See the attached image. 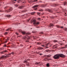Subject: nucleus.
<instances>
[{
  "label": "nucleus",
  "mask_w": 67,
  "mask_h": 67,
  "mask_svg": "<svg viewBox=\"0 0 67 67\" xmlns=\"http://www.w3.org/2000/svg\"><path fill=\"white\" fill-rule=\"evenodd\" d=\"M65 55H63V54H57L55 55L54 57V58L55 59H58L60 57H65Z\"/></svg>",
  "instance_id": "nucleus-1"
},
{
  "label": "nucleus",
  "mask_w": 67,
  "mask_h": 67,
  "mask_svg": "<svg viewBox=\"0 0 67 67\" xmlns=\"http://www.w3.org/2000/svg\"><path fill=\"white\" fill-rule=\"evenodd\" d=\"M33 23V25L34 26H36L37 25H38L40 24V22H38L36 21V20H32L31 21V23Z\"/></svg>",
  "instance_id": "nucleus-2"
},
{
  "label": "nucleus",
  "mask_w": 67,
  "mask_h": 67,
  "mask_svg": "<svg viewBox=\"0 0 67 67\" xmlns=\"http://www.w3.org/2000/svg\"><path fill=\"white\" fill-rule=\"evenodd\" d=\"M9 56V55H7L6 56L5 55H2L1 57H0V59H3L4 58H6L7 57H8Z\"/></svg>",
  "instance_id": "nucleus-3"
},
{
  "label": "nucleus",
  "mask_w": 67,
  "mask_h": 67,
  "mask_svg": "<svg viewBox=\"0 0 67 67\" xmlns=\"http://www.w3.org/2000/svg\"><path fill=\"white\" fill-rule=\"evenodd\" d=\"M39 5H36L33 7V8H34V10H37V7H38Z\"/></svg>",
  "instance_id": "nucleus-4"
},
{
  "label": "nucleus",
  "mask_w": 67,
  "mask_h": 67,
  "mask_svg": "<svg viewBox=\"0 0 67 67\" xmlns=\"http://www.w3.org/2000/svg\"><path fill=\"white\" fill-rule=\"evenodd\" d=\"M15 7H18V8H19V9H22V8H23V7H24V6H20V5H15Z\"/></svg>",
  "instance_id": "nucleus-5"
},
{
  "label": "nucleus",
  "mask_w": 67,
  "mask_h": 67,
  "mask_svg": "<svg viewBox=\"0 0 67 67\" xmlns=\"http://www.w3.org/2000/svg\"><path fill=\"white\" fill-rule=\"evenodd\" d=\"M27 38V40H29L30 38L29 36H28L27 35H26V36H25V37H23V39H24V40H26V38Z\"/></svg>",
  "instance_id": "nucleus-6"
},
{
  "label": "nucleus",
  "mask_w": 67,
  "mask_h": 67,
  "mask_svg": "<svg viewBox=\"0 0 67 67\" xmlns=\"http://www.w3.org/2000/svg\"><path fill=\"white\" fill-rule=\"evenodd\" d=\"M20 1H23L22 2L23 3H24V4L26 3V2H25V0H18L17 1V2H18V3H19V2H20Z\"/></svg>",
  "instance_id": "nucleus-7"
},
{
  "label": "nucleus",
  "mask_w": 67,
  "mask_h": 67,
  "mask_svg": "<svg viewBox=\"0 0 67 67\" xmlns=\"http://www.w3.org/2000/svg\"><path fill=\"white\" fill-rule=\"evenodd\" d=\"M37 1V0H35L34 1H32V0H28V2L29 3H32V2H36Z\"/></svg>",
  "instance_id": "nucleus-8"
},
{
  "label": "nucleus",
  "mask_w": 67,
  "mask_h": 67,
  "mask_svg": "<svg viewBox=\"0 0 67 67\" xmlns=\"http://www.w3.org/2000/svg\"><path fill=\"white\" fill-rule=\"evenodd\" d=\"M13 10V9H12V8H10V9H9L8 10H6L5 11H6V12H10V11H12V10Z\"/></svg>",
  "instance_id": "nucleus-9"
},
{
  "label": "nucleus",
  "mask_w": 67,
  "mask_h": 67,
  "mask_svg": "<svg viewBox=\"0 0 67 67\" xmlns=\"http://www.w3.org/2000/svg\"><path fill=\"white\" fill-rule=\"evenodd\" d=\"M35 64L37 65H43V63L40 62H37L35 63Z\"/></svg>",
  "instance_id": "nucleus-10"
},
{
  "label": "nucleus",
  "mask_w": 67,
  "mask_h": 67,
  "mask_svg": "<svg viewBox=\"0 0 67 67\" xmlns=\"http://www.w3.org/2000/svg\"><path fill=\"white\" fill-rule=\"evenodd\" d=\"M46 11H49V12H51V13H52L53 12V11H52V10L51 9H47L46 10Z\"/></svg>",
  "instance_id": "nucleus-11"
},
{
  "label": "nucleus",
  "mask_w": 67,
  "mask_h": 67,
  "mask_svg": "<svg viewBox=\"0 0 67 67\" xmlns=\"http://www.w3.org/2000/svg\"><path fill=\"white\" fill-rule=\"evenodd\" d=\"M24 63H26V65L27 66H29V63L27 62V61H24Z\"/></svg>",
  "instance_id": "nucleus-12"
},
{
  "label": "nucleus",
  "mask_w": 67,
  "mask_h": 67,
  "mask_svg": "<svg viewBox=\"0 0 67 67\" xmlns=\"http://www.w3.org/2000/svg\"><path fill=\"white\" fill-rule=\"evenodd\" d=\"M53 47H53V48H56L57 47V44H56V45H54Z\"/></svg>",
  "instance_id": "nucleus-13"
},
{
  "label": "nucleus",
  "mask_w": 67,
  "mask_h": 67,
  "mask_svg": "<svg viewBox=\"0 0 67 67\" xmlns=\"http://www.w3.org/2000/svg\"><path fill=\"white\" fill-rule=\"evenodd\" d=\"M51 60V59H48L47 58H46L44 59V60L46 61V60Z\"/></svg>",
  "instance_id": "nucleus-14"
},
{
  "label": "nucleus",
  "mask_w": 67,
  "mask_h": 67,
  "mask_svg": "<svg viewBox=\"0 0 67 67\" xmlns=\"http://www.w3.org/2000/svg\"><path fill=\"white\" fill-rule=\"evenodd\" d=\"M46 66L47 67H50V64L49 63H47L46 64Z\"/></svg>",
  "instance_id": "nucleus-15"
},
{
  "label": "nucleus",
  "mask_w": 67,
  "mask_h": 67,
  "mask_svg": "<svg viewBox=\"0 0 67 67\" xmlns=\"http://www.w3.org/2000/svg\"><path fill=\"white\" fill-rule=\"evenodd\" d=\"M54 26V25H53V24H51L49 25V27H52V26Z\"/></svg>",
  "instance_id": "nucleus-16"
},
{
  "label": "nucleus",
  "mask_w": 67,
  "mask_h": 67,
  "mask_svg": "<svg viewBox=\"0 0 67 67\" xmlns=\"http://www.w3.org/2000/svg\"><path fill=\"white\" fill-rule=\"evenodd\" d=\"M37 49H43V48L41 47H38L37 48Z\"/></svg>",
  "instance_id": "nucleus-17"
},
{
  "label": "nucleus",
  "mask_w": 67,
  "mask_h": 67,
  "mask_svg": "<svg viewBox=\"0 0 67 67\" xmlns=\"http://www.w3.org/2000/svg\"><path fill=\"white\" fill-rule=\"evenodd\" d=\"M10 29H11V28H9L8 29L6 30V31H9Z\"/></svg>",
  "instance_id": "nucleus-18"
},
{
  "label": "nucleus",
  "mask_w": 67,
  "mask_h": 67,
  "mask_svg": "<svg viewBox=\"0 0 67 67\" xmlns=\"http://www.w3.org/2000/svg\"><path fill=\"white\" fill-rule=\"evenodd\" d=\"M64 5H67V2H65L64 3Z\"/></svg>",
  "instance_id": "nucleus-19"
},
{
  "label": "nucleus",
  "mask_w": 67,
  "mask_h": 67,
  "mask_svg": "<svg viewBox=\"0 0 67 67\" xmlns=\"http://www.w3.org/2000/svg\"><path fill=\"white\" fill-rule=\"evenodd\" d=\"M45 6V5H41V7H44Z\"/></svg>",
  "instance_id": "nucleus-20"
},
{
  "label": "nucleus",
  "mask_w": 67,
  "mask_h": 67,
  "mask_svg": "<svg viewBox=\"0 0 67 67\" xmlns=\"http://www.w3.org/2000/svg\"><path fill=\"white\" fill-rule=\"evenodd\" d=\"M58 5H59V4H54V6L55 7V6H58Z\"/></svg>",
  "instance_id": "nucleus-21"
},
{
  "label": "nucleus",
  "mask_w": 67,
  "mask_h": 67,
  "mask_svg": "<svg viewBox=\"0 0 67 67\" xmlns=\"http://www.w3.org/2000/svg\"><path fill=\"white\" fill-rule=\"evenodd\" d=\"M7 50H4L3 51V53H6V52H7Z\"/></svg>",
  "instance_id": "nucleus-22"
},
{
  "label": "nucleus",
  "mask_w": 67,
  "mask_h": 67,
  "mask_svg": "<svg viewBox=\"0 0 67 67\" xmlns=\"http://www.w3.org/2000/svg\"><path fill=\"white\" fill-rule=\"evenodd\" d=\"M21 33L23 34H25V32L23 31H22L21 32Z\"/></svg>",
  "instance_id": "nucleus-23"
},
{
  "label": "nucleus",
  "mask_w": 67,
  "mask_h": 67,
  "mask_svg": "<svg viewBox=\"0 0 67 67\" xmlns=\"http://www.w3.org/2000/svg\"><path fill=\"white\" fill-rule=\"evenodd\" d=\"M7 16L8 18H9L10 16H11V15H7Z\"/></svg>",
  "instance_id": "nucleus-24"
},
{
  "label": "nucleus",
  "mask_w": 67,
  "mask_h": 67,
  "mask_svg": "<svg viewBox=\"0 0 67 67\" xmlns=\"http://www.w3.org/2000/svg\"><path fill=\"white\" fill-rule=\"evenodd\" d=\"M40 34H44V33L43 32H40Z\"/></svg>",
  "instance_id": "nucleus-25"
},
{
  "label": "nucleus",
  "mask_w": 67,
  "mask_h": 67,
  "mask_svg": "<svg viewBox=\"0 0 67 67\" xmlns=\"http://www.w3.org/2000/svg\"><path fill=\"white\" fill-rule=\"evenodd\" d=\"M35 13V12L31 13V14H32V15H33L34 14V13Z\"/></svg>",
  "instance_id": "nucleus-26"
},
{
  "label": "nucleus",
  "mask_w": 67,
  "mask_h": 67,
  "mask_svg": "<svg viewBox=\"0 0 67 67\" xmlns=\"http://www.w3.org/2000/svg\"><path fill=\"white\" fill-rule=\"evenodd\" d=\"M4 47H7V45L6 44H5L3 46Z\"/></svg>",
  "instance_id": "nucleus-27"
},
{
  "label": "nucleus",
  "mask_w": 67,
  "mask_h": 67,
  "mask_svg": "<svg viewBox=\"0 0 67 67\" xmlns=\"http://www.w3.org/2000/svg\"><path fill=\"white\" fill-rule=\"evenodd\" d=\"M1 66H2V64L1 63H0V67H1Z\"/></svg>",
  "instance_id": "nucleus-28"
},
{
  "label": "nucleus",
  "mask_w": 67,
  "mask_h": 67,
  "mask_svg": "<svg viewBox=\"0 0 67 67\" xmlns=\"http://www.w3.org/2000/svg\"><path fill=\"white\" fill-rule=\"evenodd\" d=\"M65 47L66 48V47H62L61 48V49H63V48H65Z\"/></svg>",
  "instance_id": "nucleus-29"
},
{
  "label": "nucleus",
  "mask_w": 67,
  "mask_h": 67,
  "mask_svg": "<svg viewBox=\"0 0 67 67\" xmlns=\"http://www.w3.org/2000/svg\"><path fill=\"white\" fill-rule=\"evenodd\" d=\"M43 11V9H40L39 10V11Z\"/></svg>",
  "instance_id": "nucleus-30"
},
{
  "label": "nucleus",
  "mask_w": 67,
  "mask_h": 67,
  "mask_svg": "<svg viewBox=\"0 0 67 67\" xmlns=\"http://www.w3.org/2000/svg\"><path fill=\"white\" fill-rule=\"evenodd\" d=\"M64 30H65V31H67V28H64Z\"/></svg>",
  "instance_id": "nucleus-31"
},
{
  "label": "nucleus",
  "mask_w": 67,
  "mask_h": 67,
  "mask_svg": "<svg viewBox=\"0 0 67 67\" xmlns=\"http://www.w3.org/2000/svg\"><path fill=\"white\" fill-rule=\"evenodd\" d=\"M53 42H57V41L56 40H54L53 41Z\"/></svg>",
  "instance_id": "nucleus-32"
},
{
  "label": "nucleus",
  "mask_w": 67,
  "mask_h": 67,
  "mask_svg": "<svg viewBox=\"0 0 67 67\" xmlns=\"http://www.w3.org/2000/svg\"><path fill=\"white\" fill-rule=\"evenodd\" d=\"M8 34V32H5V33L4 34V35H6V34Z\"/></svg>",
  "instance_id": "nucleus-33"
},
{
  "label": "nucleus",
  "mask_w": 67,
  "mask_h": 67,
  "mask_svg": "<svg viewBox=\"0 0 67 67\" xmlns=\"http://www.w3.org/2000/svg\"><path fill=\"white\" fill-rule=\"evenodd\" d=\"M23 12H25V11H23L21 12V13H23Z\"/></svg>",
  "instance_id": "nucleus-34"
},
{
  "label": "nucleus",
  "mask_w": 67,
  "mask_h": 67,
  "mask_svg": "<svg viewBox=\"0 0 67 67\" xmlns=\"http://www.w3.org/2000/svg\"><path fill=\"white\" fill-rule=\"evenodd\" d=\"M27 34H28V35H29V34H31L30 33H27Z\"/></svg>",
  "instance_id": "nucleus-35"
},
{
  "label": "nucleus",
  "mask_w": 67,
  "mask_h": 67,
  "mask_svg": "<svg viewBox=\"0 0 67 67\" xmlns=\"http://www.w3.org/2000/svg\"><path fill=\"white\" fill-rule=\"evenodd\" d=\"M12 54H13V55H14V52H12Z\"/></svg>",
  "instance_id": "nucleus-36"
},
{
  "label": "nucleus",
  "mask_w": 67,
  "mask_h": 67,
  "mask_svg": "<svg viewBox=\"0 0 67 67\" xmlns=\"http://www.w3.org/2000/svg\"><path fill=\"white\" fill-rule=\"evenodd\" d=\"M7 8H8V7L7 6L6 7H5L4 9H6Z\"/></svg>",
  "instance_id": "nucleus-37"
},
{
  "label": "nucleus",
  "mask_w": 67,
  "mask_h": 67,
  "mask_svg": "<svg viewBox=\"0 0 67 67\" xmlns=\"http://www.w3.org/2000/svg\"><path fill=\"white\" fill-rule=\"evenodd\" d=\"M57 26L58 28H59V26Z\"/></svg>",
  "instance_id": "nucleus-38"
},
{
  "label": "nucleus",
  "mask_w": 67,
  "mask_h": 67,
  "mask_svg": "<svg viewBox=\"0 0 67 67\" xmlns=\"http://www.w3.org/2000/svg\"><path fill=\"white\" fill-rule=\"evenodd\" d=\"M37 44H41V43H40V42H38V43Z\"/></svg>",
  "instance_id": "nucleus-39"
},
{
  "label": "nucleus",
  "mask_w": 67,
  "mask_h": 67,
  "mask_svg": "<svg viewBox=\"0 0 67 67\" xmlns=\"http://www.w3.org/2000/svg\"><path fill=\"white\" fill-rule=\"evenodd\" d=\"M40 13H38L37 14H38V15H39Z\"/></svg>",
  "instance_id": "nucleus-40"
},
{
  "label": "nucleus",
  "mask_w": 67,
  "mask_h": 67,
  "mask_svg": "<svg viewBox=\"0 0 67 67\" xmlns=\"http://www.w3.org/2000/svg\"><path fill=\"white\" fill-rule=\"evenodd\" d=\"M63 11H64V12H65V11H66V10H65L64 9L63 10Z\"/></svg>",
  "instance_id": "nucleus-41"
},
{
  "label": "nucleus",
  "mask_w": 67,
  "mask_h": 67,
  "mask_svg": "<svg viewBox=\"0 0 67 67\" xmlns=\"http://www.w3.org/2000/svg\"><path fill=\"white\" fill-rule=\"evenodd\" d=\"M26 42H27V43H28V42H29V41H28V40L26 41Z\"/></svg>",
  "instance_id": "nucleus-42"
},
{
  "label": "nucleus",
  "mask_w": 67,
  "mask_h": 67,
  "mask_svg": "<svg viewBox=\"0 0 67 67\" xmlns=\"http://www.w3.org/2000/svg\"><path fill=\"white\" fill-rule=\"evenodd\" d=\"M40 2V3H42V1H39L38 2Z\"/></svg>",
  "instance_id": "nucleus-43"
},
{
  "label": "nucleus",
  "mask_w": 67,
  "mask_h": 67,
  "mask_svg": "<svg viewBox=\"0 0 67 67\" xmlns=\"http://www.w3.org/2000/svg\"><path fill=\"white\" fill-rule=\"evenodd\" d=\"M65 16H66L67 15H66V13H65Z\"/></svg>",
  "instance_id": "nucleus-44"
},
{
  "label": "nucleus",
  "mask_w": 67,
  "mask_h": 67,
  "mask_svg": "<svg viewBox=\"0 0 67 67\" xmlns=\"http://www.w3.org/2000/svg\"><path fill=\"white\" fill-rule=\"evenodd\" d=\"M47 56L48 57H50V56L49 55H47Z\"/></svg>",
  "instance_id": "nucleus-45"
},
{
  "label": "nucleus",
  "mask_w": 67,
  "mask_h": 67,
  "mask_svg": "<svg viewBox=\"0 0 67 67\" xmlns=\"http://www.w3.org/2000/svg\"><path fill=\"white\" fill-rule=\"evenodd\" d=\"M38 20H41V18H39L38 19Z\"/></svg>",
  "instance_id": "nucleus-46"
},
{
  "label": "nucleus",
  "mask_w": 67,
  "mask_h": 67,
  "mask_svg": "<svg viewBox=\"0 0 67 67\" xmlns=\"http://www.w3.org/2000/svg\"><path fill=\"white\" fill-rule=\"evenodd\" d=\"M40 52H38L37 53V54H40Z\"/></svg>",
  "instance_id": "nucleus-47"
},
{
  "label": "nucleus",
  "mask_w": 67,
  "mask_h": 67,
  "mask_svg": "<svg viewBox=\"0 0 67 67\" xmlns=\"http://www.w3.org/2000/svg\"><path fill=\"white\" fill-rule=\"evenodd\" d=\"M30 19H29V20H27V21H28V22H29V21H30Z\"/></svg>",
  "instance_id": "nucleus-48"
},
{
  "label": "nucleus",
  "mask_w": 67,
  "mask_h": 67,
  "mask_svg": "<svg viewBox=\"0 0 67 67\" xmlns=\"http://www.w3.org/2000/svg\"><path fill=\"white\" fill-rule=\"evenodd\" d=\"M12 2H14V1L13 0H12Z\"/></svg>",
  "instance_id": "nucleus-49"
},
{
  "label": "nucleus",
  "mask_w": 67,
  "mask_h": 67,
  "mask_svg": "<svg viewBox=\"0 0 67 67\" xmlns=\"http://www.w3.org/2000/svg\"><path fill=\"white\" fill-rule=\"evenodd\" d=\"M43 55L42 54L40 53V55Z\"/></svg>",
  "instance_id": "nucleus-50"
},
{
  "label": "nucleus",
  "mask_w": 67,
  "mask_h": 67,
  "mask_svg": "<svg viewBox=\"0 0 67 67\" xmlns=\"http://www.w3.org/2000/svg\"><path fill=\"white\" fill-rule=\"evenodd\" d=\"M7 41H6L5 42V43H7Z\"/></svg>",
  "instance_id": "nucleus-51"
},
{
  "label": "nucleus",
  "mask_w": 67,
  "mask_h": 67,
  "mask_svg": "<svg viewBox=\"0 0 67 67\" xmlns=\"http://www.w3.org/2000/svg\"><path fill=\"white\" fill-rule=\"evenodd\" d=\"M3 52V51H2V52L1 53H4V52Z\"/></svg>",
  "instance_id": "nucleus-52"
},
{
  "label": "nucleus",
  "mask_w": 67,
  "mask_h": 67,
  "mask_svg": "<svg viewBox=\"0 0 67 67\" xmlns=\"http://www.w3.org/2000/svg\"><path fill=\"white\" fill-rule=\"evenodd\" d=\"M34 39H35V38H36V37H34Z\"/></svg>",
  "instance_id": "nucleus-53"
},
{
  "label": "nucleus",
  "mask_w": 67,
  "mask_h": 67,
  "mask_svg": "<svg viewBox=\"0 0 67 67\" xmlns=\"http://www.w3.org/2000/svg\"><path fill=\"white\" fill-rule=\"evenodd\" d=\"M7 41L8 40H9V38H7Z\"/></svg>",
  "instance_id": "nucleus-54"
},
{
  "label": "nucleus",
  "mask_w": 67,
  "mask_h": 67,
  "mask_svg": "<svg viewBox=\"0 0 67 67\" xmlns=\"http://www.w3.org/2000/svg\"><path fill=\"white\" fill-rule=\"evenodd\" d=\"M48 44L49 43H48V44H46V46H47V45H48Z\"/></svg>",
  "instance_id": "nucleus-55"
},
{
  "label": "nucleus",
  "mask_w": 67,
  "mask_h": 67,
  "mask_svg": "<svg viewBox=\"0 0 67 67\" xmlns=\"http://www.w3.org/2000/svg\"><path fill=\"white\" fill-rule=\"evenodd\" d=\"M16 34L17 35H18V33H16Z\"/></svg>",
  "instance_id": "nucleus-56"
},
{
  "label": "nucleus",
  "mask_w": 67,
  "mask_h": 67,
  "mask_svg": "<svg viewBox=\"0 0 67 67\" xmlns=\"http://www.w3.org/2000/svg\"><path fill=\"white\" fill-rule=\"evenodd\" d=\"M42 46H43V47H44V45H42Z\"/></svg>",
  "instance_id": "nucleus-57"
},
{
  "label": "nucleus",
  "mask_w": 67,
  "mask_h": 67,
  "mask_svg": "<svg viewBox=\"0 0 67 67\" xmlns=\"http://www.w3.org/2000/svg\"><path fill=\"white\" fill-rule=\"evenodd\" d=\"M45 16L42 17L41 18H45Z\"/></svg>",
  "instance_id": "nucleus-58"
},
{
  "label": "nucleus",
  "mask_w": 67,
  "mask_h": 67,
  "mask_svg": "<svg viewBox=\"0 0 67 67\" xmlns=\"http://www.w3.org/2000/svg\"><path fill=\"white\" fill-rule=\"evenodd\" d=\"M61 28H62V29H63V27H61Z\"/></svg>",
  "instance_id": "nucleus-59"
},
{
  "label": "nucleus",
  "mask_w": 67,
  "mask_h": 67,
  "mask_svg": "<svg viewBox=\"0 0 67 67\" xmlns=\"http://www.w3.org/2000/svg\"><path fill=\"white\" fill-rule=\"evenodd\" d=\"M65 46L66 47V46H67V45H65Z\"/></svg>",
  "instance_id": "nucleus-60"
},
{
  "label": "nucleus",
  "mask_w": 67,
  "mask_h": 67,
  "mask_svg": "<svg viewBox=\"0 0 67 67\" xmlns=\"http://www.w3.org/2000/svg\"><path fill=\"white\" fill-rule=\"evenodd\" d=\"M0 12H2V11L1 10H0Z\"/></svg>",
  "instance_id": "nucleus-61"
},
{
  "label": "nucleus",
  "mask_w": 67,
  "mask_h": 67,
  "mask_svg": "<svg viewBox=\"0 0 67 67\" xmlns=\"http://www.w3.org/2000/svg\"><path fill=\"white\" fill-rule=\"evenodd\" d=\"M60 45L62 46V45H63V44H60Z\"/></svg>",
  "instance_id": "nucleus-62"
},
{
  "label": "nucleus",
  "mask_w": 67,
  "mask_h": 67,
  "mask_svg": "<svg viewBox=\"0 0 67 67\" xmlns=\"http://www.w3.org/2000/svg\"><path fill=\"white\" fill-rule=\"evenodd\" d=\"M16 0H14V1H16Z\"/></svg>",
  "instance_id": "nucleus-63"
},
{
  "label": "nucleus",
  "mask_w": 67,
  "mask_h": 67,
  "mask_svg": "<svg viewBox=\"0 0 67 67\" xmlns=\"http://www.w3.org/2000/svg\"><path fill=\"white\" fill-rule=\"evenodd\" d=\"M44 14V13H43L42 14V15H43V14Z\"/></svg>",
  "instance_id": "nucleus-64"
}]
</instances>
